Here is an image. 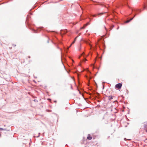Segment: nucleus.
I'll use <instances>...</instances> for the list:
<instances>
[{
	"label": "nucleus",
	"mask_w": 147,
	"mask_h": 147,
	"mask_svg": "<svg viewBox=\"0 0 147 147\" xmlns=\"http://www.w3.org/2000/svg\"><path fill=\"white\" fill-rule=\"evenodd\" d=\"M89 22H88V23H87L86 24H85V25H83V29L85 28V27H86L89 25Z\"/></svg>",
	"instance_id": "nucleus-4"
},
{
	"label": "nucleus",
	"mask_w": 147,
	"mask_h": 147,
	"mask_svg": "<svg viewBox=\"0 0 147 147\" xmlns=\"http://www.w3.org/2000/svg\"><path fill=\"white\" fill-rule=\"evenodd\" d=\"M136 15H135L133 18H131L130 20H127L125 22V23H127L129 22L131 20L133 19L135 17V16H136Z\"/></svg>",
	"instance_id": "nucleus-3"
},
{
	"label": "nucleus",
	"mask_w": 147,
	"mask_h": 147,
	"mask_svg": "<svg viewBox=\"0 0 147 147\" xmlns=\"http://www.w3.org/2000/svg\"><path fill=\"white\" fill-rule=\"evenodd\" d=\"M73 44H74V43H73V42H72L71 45H72Z\"/></svg>",
	"instance_id": "nucleus-16"
},
{
	"label": "nucleus",
	"mask_w": 147,
	"mask_h": 147,
	"mask_svg": "<svg viewBox=\"0 0 147 147\" xmlns=\"http://www.w3.org/2000/svg\"><path fill=\"white\" fill-rule=\"evenodd\" d=\"M87 107H85V108H87Z\"/></svg>",
	"instance_id": "nucleus-18"
},
{
	"label": "nucleus",
	"mask_w": 147,
	"mask_h": 147,
	"mask_svg": "<svg viewBox=\"0 0 147 147\" xmlns=\"http://www.w3.org/2000/svg\"><path fill=\"white\" fill-rule=\"evenodd\" d=\"M87 139L89 140H90L92 139V137L90 136H88L87 138Z\"/></svg>",
	"instance_id": "nucleus-8"
},
{
	"label": "nucleus",
	"mask_w": 147,
	"mask_h": 147,
	"mask_svg": "<svg viewBox=\"0 0 147 147\" xmlns=\"http://www.w3.org/2000/svg\"><path fill=\"white\" fill-rule=\"evenodd\" d=\"M4 129H3L2 128H0V130H3Z\"/></svg>",
	"instance_id": "nucleus-14"
},
{
	"label": "nucleus",
	"mask_w": 147,
	"mask_h": 147,
	"mask_svg": "<svg viewBox=\"0 0 147 147\" xmlns=\"http://www.w3.org/2000/svg\"><path fill=\"white\" fill-rule=\"evenodd\" d=\"M13 45V46H16V45Z\"/></svg>",
	"instance_id": "nucleus-17"
},
{
	"label": "nucleus",
	"mask_w": 147,
	"mask_h": 147,
	"mask_svg": "<svg viewBox=\"0 0 147 147\" xmlns=\"http://www.w3.org/2000/svg\"><path fill=\"white\" fill-rule=\"evenodd\" d=\"M84 70H85L84 69H83V71H84Z\"/></svg>",
	"instance_id": "nucleus-19"
},
{
	"label": "nucleus",
	"mask_w": 147,
	"mask_h": 147,
	"mask_svg": "<svg viewBox=\"0 0 147 147\" xmlns=\"http://www.w3.org/2000/svg\"><path fill=\"white\" fill-rule=\"evenodd\" d=\"M83 62H84V61H87V60L85 58H84L83 57Z\"/></svg>",
	"instance_id": "nucleus-12"
},
{
	"label": "nucleus",
	"mask_w": 147,
	"mask_h": 147,
	"mask_svg": "<svg viewBox=\"0 0 147 147\" xmlns=\"http://www.w3.org/2000/svg\"><path fill=\"white\" fill-rule=\"evenodd\" d=\"M84 98V101H83V103H84V104L85 105H86L88 104V103L86 102V101L85 99Z\"/></svg>",
	"instance_id": "nucleus-7"
},
{
	"label": "nucleus",
	"mask_w": 147,
	"mask_h": 147,
	"mask_svg": "<svg viewBox=\"0 0 147 147\" xmlns=\"http://www.w3.org/2000/svg\"><path fill=\"white\" fill-rule=\"evenodd\" d=\"M122 84L121 83H119L116 84L115 86V88L118 89H120L122 86Z\"/></svg>",
	"instance_id": "nucleus-1"
},
{
	"label": "nucleus",
	"mask_w": 147,
	"mask_h": 147,
	"mask_svg": "<svg viewBox=\"0 0 147 147\" xmlns=\"http://www.w3.org/2000/svg\"><path fill=\"white\" fill-rule=\"evenodd\" d=\"M98 13L97 15H102V14H103L104 13Z\"/></svg>",
	"instance_id": "nucleus-10"
},
{
	"label": "nucleus",
	"mask_w": 147,
	"mask_h": 147,
	"mask_svg": "<svg viewBox=\"0 0 147 147\" xmlns=\"http://www.w3.org/2000/svg\"><path fill=\"white\" fill-rule=\"evenodd\" d=\"M85 42L87 44H88L89 45H90V43L89 42H88V41L87 40H83V42Z\"/></svg>",
	"instance_id": "nucleus-5"
},
{
	"label": "nucleus",
	"mask_w": 147,
	"mask_h": 147,
	"mask_svg": "<svg viewBox=\"0 0 147 147\" xmlns=\"http://www.w3.org/2000/svg\"><path fill=\"white\" fill-rule=\"evenodd\" d=\"M82 49V45H80V47L79 48L78 50L79 51L81 49Z\"/></svg>",
	"instance_id": "nucleus-11"
},
{
	"label": "nucleus",
	"mask_w": 147,
	"mask_h": 147,
	"mask_svg": "<svg viewBox=\"0 0 147 147\" xmlns=\"http://www.w3.org/2000/svg\"><path fill=\"white\" fill-rule=\"evenodd\" d=\"M113 98V96H108V99L109 100H111Z\"/></svg>",
	"instance_id": "nucleus-6"
},
{
	"label": "nucleus",
	"mask_w": 147,
	"mask_h": 147,
	"mask_svg": "<svg viewBox=\"0 0 147 147\" xmlns=\"http://www.w3.org/2000/svg\"><path fill=\"white\" fill-rule=\"evenodd\" d=\"M82 96H83V94H82Z\"/></svg>",
	"instance_id": "nucleus-21"
},
{
	"label": "nucleus",
	"mask_w": 147,
	"mask_h": 147,
	"mask_svg": "<svg viewBox=\"0 0 147 147\" xmlns=\"http://www.w3.org/2000/svg\"><path fill=\"white\" fill-rule=\"evenodd\" d=\"M77 37V36L74 39V40L73 42V43H74L76 41V40Z\"/></svg>",
	"instance_id": "nucleus-9"
},
{
	"label": "nucleus",
	"mask_w": 147,
	"mask_h": 147,
	"mask_svg": "<svg viewBox=\"0 0 147 147\" xmlns=\"http://www.w3.org/2000/svg\"><path fill=\"white\" fill-rule=\"evenodd\" d=\"M1 136V134H0V137Z\"/></svg>",
	"instance_id": "nucleus-20"
},
{
	"label": "nucleus",
	"mask_w": 147,
	"mask_h": 147,
	"mask_svg": "<svg viewBox=\"0 0 147 147\" xmlns=\"http://www.w3.org/2000/svg\"><path fill=\"white\" fill-rule=\"evenodd\" d=\"M144 129L146 131V132H147V121L144 122Z\"/></svg>",
	"instance_id": "nucleus-2"
},
{
	"label": "nucleus",
	"mask_w": 147,
	"mask_h": 147,
	"mask_svg": "<svg viewBox=\"0 0 147 147\" xmlns=\"http://www.w3.org/2000/svg\"><path fill=\"white\" fill-rule=\"evenodd\" d=\"M71 46V45H70V46L67 48V49H68Z\"/></svg>",
	"instance_id": "nucleus-13"
},
{
	"label": "nucleus",
	"mask_w": 147,
	"mask_h": 147,
	"mask_svg": "<svg viewBox=\"0 0 147 147\" xmlns=\"http://www.w3.org/2000/svg\"><path fill=\"white\" fill-rule=\"evenodd\" d=\"M96 16V15H93V16L94 17H95Z\"/></svg>",
	"instance_id": "nucleus-15"
}]
</instances>
